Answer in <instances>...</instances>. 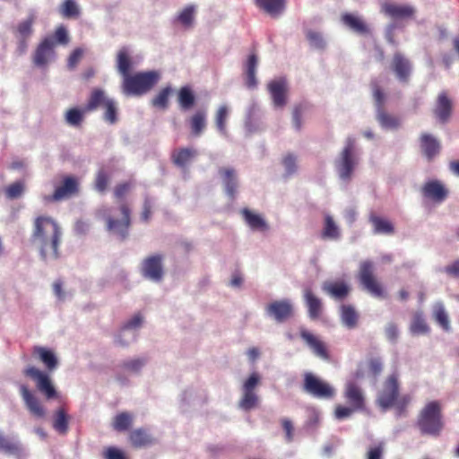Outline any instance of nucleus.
<instances>
[{
	"mask_svg": "<svg viewBox=\"0 0 459 459\" xmlns=\"http://www.w3.org/2000/svg\"><path fill=\"white\" fill-rule=\"evenodd\" d=\"M61 239L62 230L52 218L39 216L35 219L31 243L39 249L43 261L58 259Z\"/></svg>",
	"mask_w": 459,
	"mask_h": 459,
	"instance_id": "obj_1",
	"label": "nucleus"
},
{
	"mask_svg": "<svg viewBox=\"0 0 459 459\" xmlns=\"http://www.w3.org/2000/svg\"><path fill=\"white\" fill-rule=\"evenodd\" d=\"M359 162V152L356 145V139L349 136L334 162L335 170L340 179L343 182H349Z\"/></svg>",
	"mask_w": 459,
	"mask_h": 459,
	"instance_id": "obj_2",
	"label": "nucleus"
},
{
	"mask_svg": "<svg viewBox=\"0 0 459 459\" xmlns=\"http://www.w3.org/2000/svg\"><path fill=\"white\" fill-rule=\"evenodd\" d=\"M157 70L139 72L123 80V93L127 96H141L149 92L160 80Z\"/></svg>",
	"mask_w": 459,
	"mask_h": 459,
	"instance_id": "obj_3",
	"label": "nucleus"
},
{
	"mask_svg": "<svg viewBox=\"0 0 459 459\" xmlns=\"http://www.w3.org/2000/svg\"><path fill=\"white\" fill-rule=\"evenodd\" d=\"M422 434L438 436L443 424L441 422L440 405L437 402H430L422 409L418 420Z\"/></svg>",
	"mask_w": 459,
	"mask_h": 459,
	"instance_id": "obj_4",
	"label": "nucleus"
},
{
	"mask_svg": "<svg viewBox=\"0 0 459 459\" xmlns=\"http://www.w3.org/2000/svg\"><path fill=\"white\" fill-rule=\"evenodd\" d=\"M261 383V376L257 372L251 373L243 382L240 391L241 397L238 401V407L246 411L255 408L260 401L256 394V388Z\"/></svg>",
	"mask_w": 459,
	"mask_h": 459,
	"instance_id": "obj_5",
	"label": "nucleus"
},
{
	"mask_svg": "<svg viewBox=\"0 0 459 459\" xmlns=\"http://www.w3.org/2000/svg\"><path fill=\"white\" fill-rule=\"evenodd\" d=\"M130 226V209L125 203L119 204V208L107 217V229L113 234L125 238Z\"/></svg>",
	"mask_w": 459,
	"mask_h": 459,
	"instance_id": "obj_6",
	"label": "nucleus"
},
{
	"mask_svg": "<svg viewBox=\"0 0 459 459\" xmlns=\"http://www.w3.org/2000/svg\"><path fill=\"white\" fill-rule=\"evenodd\" d=\"M375 265L369 260L362 261L359 267V280L365 290L376 298L384 297V290L374 276Z\"/></svg>",
	"mask_w": 459,
	"mask_h": 459,
	"instance_id": "obj_7",
	"label": "nucleus"
},
{
	"mask_svg": "<svg viewBox=\"0 0 459 459\" xmlns=\"http://www.w3.org/2000/svg\"><path fill=\"white\" fill-rule=\"evenodd\" d=\"M163 255L155 254L143 260L140 266L141 275L154 283L160 282L164 278Z\"/></svg>",
	"mask_w": 459,
	"mask_h": 459,
	"instance_id": "obj_8",
	"label": "nucleus"
},
{
	"mask_svg": "<svg viewBox=\"0 0 459 459\" xmlns=\"http://www.w3.org/2000/svg\"><path fill=\"white\" fill-rule=\"evenodd\" d=\"M55 39L53 37L44 38L36 47L31 60L35 66L47 68L56 60Z\"/></svg>",
	"mask_w": 459,
	"mask_h": 459,
	"instance_id": "obj_9",
	"label": "nucleus"
},
{
	"mask_svg": "<svg viewBox=\"0 0 459 459\" xmlns=\"http://www.w3.org/2000/svg\"><path fill=\"white\" fill-rule=\"evenodd\" d=\"M23 373L34 380L36 388L46 399L50 400L57 396L56 387L48 373L32 366L25 368Z\"/></svg>",
	"mask_w": 459,
	"mask_h": 459,
	"instance_id": "obj_10",
	"label": "nucleus"
},
{
	"mask_svg": "<svg viewBox=\"0 0 459 459\" xmlns=\"http://www.w3.org/2000/svg\"><path fill=\"white\" fill-rule=\"evenodd\" d=\"M373 98L377 109V120L384 129H397L400 126V120L384 111L383 106L385 101V95L382 92L377 83H372Z\"/></svg>",
	"mask_w": 459,
	"mask_h": 459,
	"instance_id": "obj_11",
	"label": "nucleus"
},
{
	"mask_svg": "<svg viewBox=\"0 0 459 459\" xmlns=\"http://www.w3.org/2000/svg\"><path fill=\"white\" fill-rule=\"evenodd\" d=\"M294 307L288 299L273 300L264 307L266 316L278 324L284 323L293 316Z\"/></svg>",
	"mask_w": 459,
	"mask_h": 459,
	"instance_id": "obj_12",
	"label": "nucleus"
},
{
	"mask_svg": "<svg viewBox=\"0 0 459 459\" xmlns=\"http://www.w3.org/2000/svg\"><path fill=\"white\" fill-rule=\"evenodd\" d=\"M398 394L399 385L397 377L395 375H391L379 390L377 397V403L383 411H385L394 404V402L397 400Z\"/></svg>",
	"mask_w": 459,
	"mask_h": 459,
	"instance_id": "obj_13",
	"label": "nucleus"
},
{
	"mask_svg": "<svg viewBox=\"0 0 459 459\" xmlns=\"http://www.w3.org/2000/svg\"><path fill=\"white\" fill-rule=\"evenodd\" d=\"M304 391L314 397L321 399L332 398L335 391L327 383L316 377L312 373H306L304 377Z\"/></svg>",
	"mask_w": 459,
	"mask_h": 459,
	"instance_id": "obj_14",
	"label": "nucleus"
},
{
	"mask_svg": "<svg viewBox=\"0 0 459 459\" xmlns=\"http://www.w3.org/2000/svg\"><path fill=\"white\" fill-rule=\"evenodd\" d=\"M148 362L147 357H134L123 359L117 366V380L126 385L128 379L123 376V374H129L138 376L141 374L142 369L146 366Z\"/></svg>",
	"mask_w": 459,
	"mask_h": 459,
	"instance_id": "obj_15",
	"label": "nucleus"
},
{
	"mask_svg": "<svg viewBox=\"0 0 459 459\" xmlns=\"http://www.w3.org/2000/svg\"><path fill=\"white\" fill-rule=\"evenodd\" d=\"M380 11L385 15L394 20L411 19L417 12L415 6L409 4H396L384 2L381 4Z\"/></svg>",
	"mask_w": 459,
	"mask_h": 459,
	"instance_id": "obj_16",
	"label": "nucleus"
},
{
	"mask_svg": "<svg viewBox=\"0 0 459 459\" xmlns=\"http://www.w3.org/2000/svg\"><path fill=\"white\" fill-rule=\"evenodd\" d=\"M274 108H283L287 104V84L283 79H276L270 82L267 85Z\"/></svg>",
	"mask_w": 459,
	"mask_h": 459,
	"instance_id": "obj_17",
	"label": "nucleus"
},
{
	"mask_svg": "<svg viewBox=\"0 0 459 459\" xmlns=\"http://www.w3.org/2000/svg\"><path fill=\"white\" fill-rule=\"evenodd\" d=\"M20 394L28 411L37 418H44L46 410L37 396L25 385H20Z\"/></svg>",
	"mask_w": 459,
	"mask_h": 459,
	"instance_id": "obj_18",
	"label": "nucleus"
},
{
	"mask_svg": "<svg viewBox=\"0 0 459 459\" xmlns=\"http://www.w3.org/2000/svg\"><path fill=\"white\" fill-rule=\"evenodd\" d=\"M219 175L226 195L234 198L238 187V177L237 171L233 168L226 167L219 169Z\"/></svg>",
	"mask_w": 459,
	"mask_h": 459,
	"instance_id": "obj_19",
	"label": "nucleus"
},
{
	"mask_svg": "<svg viewBox=\"0 0 459 459\" xmlns=\"http://www.w3.org/2000/svg\"><path fill=\"white\" fill-rule=\"evenodd\" d=\"M300 337L303 339L307 347L311 350L312 353L322 359H328L329 355L325 343L316 335L311 333L306 329L300 330Z\"/></svg>",
	"mask_w": 459,
	"mask_h": 459,
	"instance_id": "obj_20",
	"label": "nucleus"
},
{
	"mask_svg": "<svg viewBox=\"0 0 459 459\" xmlns=\"http://www.w3.org/2000/svg\"><path fill=\"white\" fill-rule=\"evenodd\" d=\"M452 114V100L446 91L438 94L434 108V115L441 123H446Z\"/></svg>",
	"mask_w": 459,
	"mask_h": 459,
	"instance_id": "obj_21",
	"label": "nucleus"
},
{
	"mask_svg": "<svg viewBox=\"0 0 459 459\" xmlns=\"http://www.w3.org/2000/svg\"><path fill=\"white\" fill-rule=\"evenodd\" d=\"M78 183L75 178L67 177L64 179L62 186H58L53 195L44 197L45 201H59L69 197L77 191Z\"/></svg>",
	"mask_w": 459,
	"mask_h": 459,
	"instance_id": "obj_22",
	"label": "nucleus"
},
{
	"mask_svg": "<svg viewBox=\"0 0 459 459\" xmlns=\"http://www.w3.org/2000/svg\"><path fill=\"white\" fill-rule=\"evenodd\" d=\"M240 212L245 222L252 230L261 232L269 230V224L261 214L254 212L247 208L242 209Z\"/></svg>",
	"mask_w": 459,
	"mask_h": 459,
	"instance_id": "obj_23",
	"label": "nucleus"
},
{
	"mask_svg": "<svg viewBox=\"0 0 459 459\" xmlns=\"http://www.w3.org/2000/svg\"><path fill=\"white\" fill-rule=\"evenodd\" d=\"M280 164L282 169V178L289 179L299 171V155L292 152L281 155Z\"/></svg>",
	"mask_w": 459,
	"mask_h": 459,
	"instance_id": "obj_24",
	"label": "nucleus"
},
{
	"mask_svg": "<svg viewBox=\"0 0 459 459\" xmlns=\"http://www.w3.org/2000/svg\"><path fill=\"white\" fill-rule=\"evenodd\" d=\"M321 237L325 240L338 241L342 237V230L333 217L325 213L324 215Z\"/></svg>",
	"mask_w": 459,
	"mask_h": 459,
	"instance_id": "obj_25",
	"label": "nucleus"
},
{
	"mask_svg": "<svg viewBox=\"0 0 459 459\" xmlns=\"http://www.w3.org/2000/svg\"><path fill=\"white\" fill-rule=\"evenodd\" d=\"M422 193L425 197L437 203H441L446 198L448 192L441 182L431 180L425 183L422 187Z\"/></svg>",
	"mask_w": 459,
	"mask_h": 459,
	"instance_id": "obj_26",
	"label": "nucleus"
},
{
	"mask_svg": "<svg viewBox=\"0 0 459 459\" xmlns=\"http://www.w3.org/2000/svg\"><path fill=\"white\" fill-rule=\"evenodd\" d=\"M344 396L350 405L360 411L364 407V394L361 388L354 382L349 381L346 384Z\"/></svg>",
	"mask_w": 459,
	"mask_h": 459,
	"instance_id": "obj_27",
	"label": "nucleus"
},
{
	"mask_svg": "<svg viewBox=\"0 0 459 459\" xmlns=\"http://www.w3.org/2000/svg\"><path fill=\"white\" fill-rule=\"evenodd\" d=\"M420 148L428 160H432L440 152V142L432 134L423 133L420 135Z\"/></svg>",
	"mask_w": 459,
	"mask_h": 459,
	"instance_id": "obj_28",
	"label": "nucleus"
},
{
	"mask_svg": "<svg viewBox=\"0 0 459 459\" xmlns=\"http://www.w3.org/2000/svg\"><path fill=\"white\" fill-rule=\"evenodd\" d=\"M392 68L394 71L396 77L401 82H407L411 65L410 61L405 58L401 53H395L394 56Z\"/></svg>",
	"mask_w": 459,
	"mask_h": 459,
	"instance_id": "obj_29",
	"label": "nucleus"
},
{
	"mask_svg": "<svg viewBox=\"0 0 459 459\" xmlns=\"http://www.w3.org/2000/svg\"><path fill=\"white\" fill-rule=\"evenodd\" d=\"M322 290L335 299H344L350 292V287L343 281H325Z\"/></svg>",
	"mask_w": 459,
	"mask_h": 459,
	"instance_id": "obj_30",
	"label": "nucleus"
},
{
	"mask_svg": "<svg viewBox=\"0 0 459 459\" xmlns=\"http://www.w3.org/2000/svg\"><path fill=\"white\" fill-rule=\"evenodd\" d=\"M34 355H37L40 361L45 365L49 372L56 370L58 367V359L56 354L45 347L37 346L33 351Z\"/></svg>",
	"mask_w": 459,
	"mask_h": 459,
	"instance_id": "obj_31",
	"label": "nucleus"
},
{
	"mask_svg": "<svg viewBox=\"0 0 459 459\" xmlns=\"http://www.w3.org/2000/svg\"><path fill=\"white\" fill-rule=\"evenodd\" d=\"M342 22L344 25L358 34L363 35L369 32L368 26L365 23L363 19L358 15L345 13L342 16Z\"/></svg>",
	"mask_w": 459,
	"mask_h": 459,
	"instance_id": "obj_32",
	"label": "nucleus"
},
{
	"mask_svg": "<svg viewBox=\"0 0 459 459\" xmlns=\"http://www.w3.org/2000/svg\"><path fill=\"white\" fill-rule=\"evenodd\" d=\"M304 299L311 319H316L323 309V304L319 298L313 294L310 289L304 290Z\"/></svg>",
	"mask_w": 459,
	"mask_h": 459,
	"instance_id": "obj_33",
	"label": "nucleus"
},
{
	"mask_svg": "<svg viewBox=\"0 0 459 459\" xmlns=\"http://www.w3.org/2000/svg\"><path fill=\"white\" fill-rule=\"evenodd\" d=\"M369 221L373 227V233L376 235H392L394 232V225L387 219L371 214Z\"/></svg>",
	"mask_w": 459,
	"mask_h": 459,
	"instance_id": "obj_34",
	"label": "nucleus"
},
{
	"mask_svg": "<svg viewBox=\"0 0 459 459\" xmlns=\"http://www.w3.org/2000/svg\"><path fill=\"white\" fill-rule=\"evenodd\" d=\"M111 98L107 96L106 92L101 89H94L89 98L86 105V111H94L100 107H104Z\"/></svg>",
	"mask_w": 459,
	"mask_h": 459,
	"instance_id": "obj_35",
	"label": "nucleus"
},
{
	"mask_svg": "<svg viewBox=\"0 0 459 459\" xmlns=\"http://www.w3.org/2000/svg\"><path fill=\"white\" fill-rule=\"evenodd\" d=\"M132 66V61L128 49L126 48H121L117 55V69L118 73L123 76V80L128 77L129 71Z\"/></svg>",
	"mask_w": 459,
	"mask_h": 459,
	"instance_id": "obj_36",
	"label": "nucleus"
},
{
	"mask_svg": "<svg viewBox=\"0 0 459 459\" xmlns=\"http://www.w3.org/2000/svg\"><path fill=\"white\" fill-rule=\"evenodd\" d=\"M358 319L359 315L352 306H341V321L345 327L349 329L355 328L357 326Z\"/></svg>",
	"mask_w": 459,
	"mask_h": 459,
	"instance_id": "obj_37",
	"label": "nucleus"
},
{
	"mask_svg": "<svg viewBox=\"0 0 459 459\" xmlns=\"http://www.w3.org/2000/svg\"><path fill=\"white\" fill-rule=\"evenodd\" d=\"M36 21V14L30 13L28 17L20 22L16 27V38L30 39L33 34V24Z\"/></svg>",
	"mask_w": 459,
	"mask_h": 459,
	"instance_id": "obj_38",
	"label": "nucleus"
},
{
	"mask_svg": "<svg viewBox=\"0 0 459 459\" xmlns=\"http://www.w3.org/2000/svg\"><path fill=\"white\" fill-rule=\"evenodd\" d=\"M197 155L198 152L195 149L183 148L174 152L173 160L175 164L178 165V167L185 168Z\"/></svg>",
	"mask_w": 459,
	"mask_h": 459,
	"instance_id": "obj_39",
	"label": "nucleus"
},
{
	"mask_svg": "<svg viewBox=\"0 0 459 459\" xmlns=\"http://www.w3.org/2000/svg\"><path fill=\"white\" fill-rule=\"evenodd\" d=\"M256 4L272 16H277L282 13L285 0H255Z\"/></svg>",
	"mask_w": 459,
	"mask_h": 459,
	"instance_id": "obj_40",
	"label": "nucleus"
},
{
	"mask_svg": "<svg viewBox=\"0 0 459 459\" xmlns=\"http://www.w3.org/2000/svg\"><path fill=\"white\" fill-rule=\"evenodd\" d=\"M305 36L311 48L323 51L326 48V39L321 32L309 29L306 30Z\"/></svg>",
	"mask_w": 459,
	"mask_h": 459,
	"instance_id": "obj_41",
	"label": "nucleus"
},
{
	"mask_svg": "<svg viewBox=\"0 0 459 459\" xmlns=\"http://www.w3.org/2000/svg\"><path fill=\"white\" fill-rule=\"evenodd\" d=\"M410 331L413 335H423L429 332V327L426 323L422 312H416L413 315L410 325Z\"/></svg>",
	"mask_w": 459,
	"mask_h": 459,
	"instance_id": "obj_42",
	"label": "nucleus"
},
{
	"mask_svg": "<svg viewBox=\"0 0 459 459\" xmlns=\"http://www.w3.org/2000/svg\"><path fill=\"white\" fill-rule=\"evenodd\" d=\"M258 65V59L255 55H251L246 65V84L248 88H255L257 84L255 73Z\"/></svg>",
	"mask_w": 459,
	"mask_h": 459,
	"instance_id": "obj_43",
	"label": "nucleus"
},
{
	"mask_svg": "<svg viewBox=\"0 0 459 459\" xmlns=\"http://www.w3.org/2000/svg\"><path fill=\"white\" fill-rule=\"evenodd\" d=\"M433 316L437 323L446 332L450 331V320L442 302H437L433 307Z\"/></svg>",
	"mask_w": 459,
	"mask_h": 459,
	"instance_id": "obj_44",
	"label": "nucleus"
},
{
	"mask_svg": "<svg viewBox=\"0 0 459 459\" xmlns=\"http://www.w3.org/2000/svg\"><path fill=\"white\" fill-rule=\"evenodd\" d=\"M178 101L181 109H190L195 101V97L193 91L188 86L180 88L178 93Z\"/></svg>",
	"mask_w": 459,
	"mask_h": 459,
	"instance_id": "obj_45",
	"label": "nucleus"
},
{
	"mask_svg": "<svg viewBox=\"0 0 459 459\" xmlns=\"http://www.w3.org/2000/svg\"><path fill=\"white\" fill-rule=\"evenodd\" d=\"M190 126L194 135H201L206 126V112L204 110L196 111L190 119Z\"/></svg>",
	"mask_w": 459,
	"mask_h": 459,
	"instance_id": "obj_46",
	"label": "nucleus"
},
{
	"mask_svg": "<svg viewBox=\"0 0 459 459\" xmlns=\"http://www.w3.org/2000/svg\"><path fill=\"white\" fill-rule=\"evenodd\" d=\"M195 13L196 5L187 4L178 13L177 21L184 27L189 28L194 24Z\"/></svg>",
	"mask_w": 459,
	"mask_h": 459,
	"instance_id": "obj_47",
	"label": "nucleus"
},
{
	"mask_svg": "<svg viewBox=\"0 0 459 459\" xmlns=\"http://www.w3.org/2000/svg\"><path fill=\"white\" fill-rule=\"evenodd\" d=\"M53 428L61 435H65L68 431V415L63 408L56 411L53 416Z\"/></svg>",
	"mask_w": 459,
	"mask_h": 459,
	"instance_id": "obj_48",
	"label": "nucleus"
},
{
	"mask_svg": "<svg viewBox=\"0 0 459 459\" xmlns=\"http://www.w3.org/2000/svg\"><path fill=\"white\" fill-rule=\"evenodd\" d=\"M230 114V108L226 105H221L218 108L215 114V125L219 133L227 136L228 131L226 126V122Z\"/></svg>",
	"mask_w": 459,
	"mask_h": 459,
	"instance_id": "obj_49",
	"label": "nucleus"
},
{
	"mask_svg": "<svg viewBox=\"0 0 459 459\" xmlns=\"http://www.w3.org/2000/svg\"><path fill=\"white\" fill-rule=\"evenodd\" d=\"M172 92V88L170 86H166L160 90L154 98L152 99V106L161 110H166L169 108V99Z\"/></svg>",
	"mask_w": 459,
	"mask_h": 459,
	"instance_id": "obj_50",
	"label": "nucleus"
},
{
	"mask_svg": "<svg viewBox=\"0 0 459 459\" xmlns=\"http://www.w3.org/2000/svg\"><path fill=\"white\" fill-rule=\"evenodd\" d=\"M0 449L10 455H17L22 451V446L14 437H5L0 432Z\"/></svg>",
	"mask_w": 459,
	"mask_h": 459,
	"instance_id": "obj_51",
	"label": "nucleus"
},
{
	"mask_svg": "<svg viewBox=\"0 0 459 459\" xmlns=\"http://www.w3.org/2000/svg\"><path fill=\"white\" fill-rule=\"evenodd\" d=\"M137 335L136 333L123 325L115 336V342L121 346H127L136 340Z\"/></svg>",
	"mask_w": 459,
	"mask_h": 459,
	"instance_id": "obj_52",
	"label": "nucleus"
},
{
	"mask_svg": "<svg viewBox=\"0 0 459 459\" xmlns=\"http://www.w3.org/2000/svg\"><path fill=\"white\" fill-rule=\"evenodd\" d=\"M307 111V105L299 104L292 110L291 125L295 131L299 132L303 126V117Z\"/></svg>",
	"mask_w": 459,
	"mask_h": 459,
	"instance_id": "obj_53",
	"label": "nucleus"
},
{
	"mask_svg": "<svg viewBox=\"0 0 459 459\" xmlns=\"http://www.w3.org/2000/svg\"><path fill=\"white\" fill-rule=\"evenodd\" d=\"M130 440L136 447L146 446L152 442L150 435L142 429H135L130 434Z\"/></svg>",
	"mask_w": 459,
	"mask_h": 459,
	"instance_id": "obj_54",
	"label": "nucleus"
},
{
	"mask_svg": "<svg viewBox=\"0 0 459 459\" xmlns=\"http://www.w3.org/2000/svg\"><path fill=\"white\" fill-rule=\"evenodd\" d=\"M65 120L67 125L77 127L83 120V111L77 108H70L65 112Z\"/></svg>",
	"mask_w": 459,
	"mask_h": 459,
	"instance_id": "obj_55",
	"label": "nucleus"
},
{
	"mask_svg": "<svg viewBox=\"0 0 459 459\" xmlns=\"http://www.w3.org/2000/svg\"><path fill=\"white\" fill-rule=\"evenodd\" d=\"M105 109L103 118L109 124H115L117 121V103L115 100L111 99L103 107Z\"/></svg>",
	"mask_w": 459,
	"mask_h": 459,
	"instance_id": "obj_56",
	"label": "nucleus"
},
{
	"mask_svg": "<svg viewBox=\"0 0 459 459\" xmlns=\"http://www.w3.org/2000/svg\"><path fill=\"white\" fill-rule=\"evenodd\" d=\"M133 417L128 412H121L117 414L113 421V427L116 430H126L132 423Z\"/></svg>",
	"mask_w": 459,
	"mask_h": 459,
	"instance_id": "obj_57",
	"label": "nucleus"
},
{
	"mask_svg": "<svg viewBox=\"0 0 459 459\" xmlns=\"http://www.w3.org/2000/svg\"><path fill=\"white\" fill-rule=\"evenodd\" d=\"M79 13V7L75 0H65L60 7V13L65 18L75 17Z\"/></svg>",
	"mask_w": 459,
	"mask_h": 459,
	"instance_id": "obj_58",
	"label": "nucleus"
},
{
	"mask_svg": "<svg viewBox=\"0 0 459 459\" xmlns=\"http://www.w3.org/2000/svg\"><path fill=\"white\" fill-rule=\"evenodd\" d=\"M55 39V47L56 44L66 45L69 42V36L67 30L64 26H59L55 30L54 35H51Z\"/></svg>",
	"mask_w": 459,
	"mask_h": 459,
	"instance_id": "obj_59",
	"label": "nucleus"
},
{
	"mask_svg": "<svg viewBox=\"0 0 459 459\" xmlns=\"http://www.w3.org/2000/svg\"><path fill=\"white\" fill-rule=\"evenodd\" d=\"M24 191V185L22 182H15L6 188V195L10 199L20 197Z\"/></svg>",
	"mask_w": 459,
	"mask_h": 459,
	"instance_id": "obj_60",
	"label": "nucleus"
},
{
	"mask_svg": "<svg viewBox=\"0 0 459 459\" xmlns=\"http://www.w3.org/2000/svg\"><path fill=\"white\" fill-rule=\"evenodd\" d=\"M143 322V318L140 314L134 315L131 318H129L125 324L124 326L134 331L138 334L139 329L142 327Z\"/></svg>",
	"mask_w": 459,
	"mask_h": 459,
	"instance_id": "obj_61",
	"label": "nucleus"
},
{
	"mask_svg": "<svg viewBox=\"0 0 459 459\" xmlns=\"http://www.w3.org/2000/svg\"><path fill=\"white\" fill-rule=\"evenodd\" d=\"M385 450V442H379L377 445L370 446L367 453V459H382Z\"/></svg>",
	"mask_w": 459,
	"mask_h": 459,
	"instance_id": "obj_62",
	"label": "nucleus"
},
{
	"mask_svg": "<svg viewBox=\"0 0 459 459\" xmlns=\"http://www.w3.org/2000/svg\"><path fill=\"white\" fill-rule=\"evenodd\" d=\"M358 410L355 409L353 406L350 405V406H342V405H338L335 409V412H334V415H335V418L337 420H344V419H347L349 417H351L352 415V413L354 411H357Z\"/></svg>",
	"mask_w": 459,
	"mask_h": 459,
	"instance_id": "obj_63",
	"label": "nucleus"
},
{
	"mask_svg": "<svg viewBox=\"0 0 459 459\" xmlns=\"http://www.w3.org/2000/svg\"><path fill=\"white\" fill-rule=\"evenodd\" d=\"M83 54H84V51L82 48H75L68 57V60H67L68 68L74 69V67H76L78 63L81 61Z\"/></svg>",
	"mask_w": 459,
	"mask_h": 459,
	"instance_id": "obj_64",
	"label": "nucleus"
}]
</instances>
